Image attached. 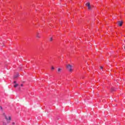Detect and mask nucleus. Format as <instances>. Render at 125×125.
Returning <instances> with one entry per match:
<instances>
[{"instance_id": "nucleus-1", "label": "nucleus", "mask_w": 125, "mask_h": 125, "mask_svg": "<svg viewBox=\"0 0 125 125\" xmlns=\"http://www.w3.org/2000/svg\"><path fill=\"white\" fill-rule=\"evenodd\" d=\"M72 68H73V66L71 65V64L66 65V69L69 72H72V71H73Z\"/></svg>"}, {"instance_id": "nucleus-2", "label": "nucleus", "mask_w": 125, "mask_h": 125, "mask_svg": "<svg viewBox=\"0 0 125 125\" xmlns=\"http://www.w3.org/2000/svg\"><path fill=\"white\" fill-rule=\"evenodd\" d=\"M3 115L4 116L5 119L6 120V121H11V117H10V116H9L7 117V116H6L5 115V113L3 114Z\"/></svg>"}, {"instance_id": "nucleus-3", "label": "nucleus", "mask_w": 125, "mask_h": 125, "mask_svg": "<svg viewBox=\"0 0 125 125\" xmlns=\"http://www.w3.org/2000/svg\"><path fill=\"white\" fill-rule=\"evenodd\" d=\"M117 24L119 27H122L123 26V21H118Z\"/></svg>"}, {"instance_id": "nucleus-4", "label": "nucleus", "mask_w": 125, "mask_h": 125, "mask_svg": "<svg viewBox=\"0 0 125 125\" xmlns=\"http://www.w3.org/2000/svg\"><path fill=\"white\" fill-rule=\"evenodd\" d=\"M36 38H37V39H41V36H40V33H37L36 34Z\"/></svg>"}, {"instance_id": "nucleus-5", "label": "nucleus", "mask_w": 125, "mask_h": 125, "mask_svg": "<svg viewBox=\"0 0 125 125\" xmlns=\"http://www.w3.org/2000/svg\"><path fill=\"white\" fill-rule=\"evenodd\" d=\"M19 77V73H17L14 76V79H17V78H18Z\"/></svg>"}, {"instance_id": "nucleus-6", "label": "nucleus", "mask_w": 125, "mask_h": 125, "mask_svg": "<svg viewBox=\"0 0 125 125\" xmlns=\"http://www.w3.org/2000/svg\"><path fill=\"white\" fill-rule=\"evenodd\" d=\"M85 5L86 6H90V3H89V2H87L86 4H85Z\"/></svg>"}, {"instance_id": "nucleus-7", "label": "nucleus", "mask_w": 125, "mask_h": 125, "mask_svg": "<svg viewBox=\"0 0 125 125\" xmlns=\"http://www.w3.org/2000/svg\"><path fill=\"white\" fill-rule=\"evenodd\" d=\"M61 72V68H59L58 69V72L60 73Z\"/></svg>"}, {"instance_id": "nucleus-8", "label": "nucleus", "mask_w": 125, "mask_h": 125, "mask_svg": "<svg viewBox=\"0 0 125 125\" xmlns=\"http://www.w3.org/2000/svg\"><path fill=\"white\" fill-rule=\"evenodd\" d=\"M19 85L18 84H16L15 85H14V87H17Z\"/></svg>"}, {"instance_id": "nucleus-9", "label": "nucleus", "mask_w": 125, "mask_h": 125, "mask_svg": "<svg viewBox=\"0 0 125 125\" xmlns=\"http://www.w3.org/2000/svg\"><path fill=\"white\" fill-rule=\"evenodd\" d=\"M88 9H91V7L90 6H88Z\"/></svg>"}, {"instance_id": "nucleus-10", "label": "nucleus", "mask_w": 125, "mask_h": 125, "mask_svg": "<svg viewBox=\"0 0 125 125\" xmlns=\"http://www.w3.org/2000/svg\"><path fill=\"white\" fill-rule=\"evenodd\" d=\"M111 91H115V88H111Z\"/></svg>"}, {"instance_id": "nucleus-11", "label": "nucleus", "mask_w": 125, "mask_h": 125, "mask_svg": "<svg viewBox=\"0 0 125 125\" xmlns=\"http://www.w3.org/2000/svg\"><path fill=\"white\" fill-rule=\"evenodd\" d=\"M52 40H53V39H52V38L51 37L50 39V42H52Z\"/></svg>"}, {"instance_id": "nucleus-12", "label": "nucleus", "mask_w": 125, "mask_h": 125, "mask_svg": "<svg viewBox=\"0 0 125 125\" xmlns=\"http://www.w3.org/2000/svg\"><path fill=\"white\" fill-rule=\"evenodd\" d=\"M0 109H1V111H3V110L2 109V107L1 106H0Z\"/></svg>"}, {"instance_id": "nucleus-13", "label": "nucleus", "mask_w": 125, "mask_h": 125, "mask_svg": "<svg viewBox=\"0 0 125 125\" xmlns=\"http://www.w3.org/2000/svg\"><path fill=\"white\" fill-rule=\"evenodd\" d=\"M51 69H52V70H54V67L52 66V67H51Z\"/></svg>"}, {"instance_id": "nucleus-14", "label": "nucleus", "mask_w": 125, "mask_h": 125, "mask_svg": "<svg viewBox=\"0 0 125 125\" xmlns=\"http://www.w3.org/2000/svg\"><path fill=\"white\" fill-rule=\"evenodd\" d=\"M12 124L13 125H15V122H12Z\"/></svg>"}, {"instance_id": "nucleus-15", "label": "nucleus", "mask_w": 125, "mask_h": 125, "mask_svg": "<svg viewBox=\"0 0 125 125\" xmlns=\"http://www.w3.org/2000/svg\"><path fill=\"white\" fill-rule=\"evenodd\" d=\"M100 69H103V66H100Z\"/></svg>"}, {"instance_id": "nucleus-16", "label": "nucleus", "mask_w": 125, "mask_h": 125, "mask_svg": "<svg viewBox=\"0 0 125 125\" xmlns=\"http://www.w3.org/2000/svg\"><path fill=\"white\" fill-rule=\"evenodd\" d=\"M3 125H6V123H3Z\"/></svg>"}, {"instance_id": "nucleus-17", "label": "nucleus", "mask_w": 125, "mask_h": 125, "mask_svg": "<svg viewBox=\"0 0 125 125\" xmlns=\"http://www.w3.org/2000/svg\"><path fill=\"white\" fill-rule=\"evenodd\" d=\"M14 83H16V81H14Z\"/></svg>"}, {"instance_id": "nucleus-18", "label": "nucleus", "mask_w": 125, "mask_h": 125, "mask_svg": "<svg viewBox=\"0 0 125 125\" xmlns=\"http://www.w3.org/2000/svg\"><path fill=\"white\" fill-rule=\"evenodd\" d=\"M21 86H23V84H21Z\"/></svg>"}, {"instance_id": "nucleus-19", "label": "nucleus", "mask_w": 125, "mask_h": 125, "mask_svg": "<svg viewBox=\"0 0 125 125\" xmlns=\"http://www.w3.org/2000/svg\"><path fill=\"white\" fill-rule=\"evenodd\" d=\"M124 48H125V46H124Z\"/></svg>"}]
</instances>
